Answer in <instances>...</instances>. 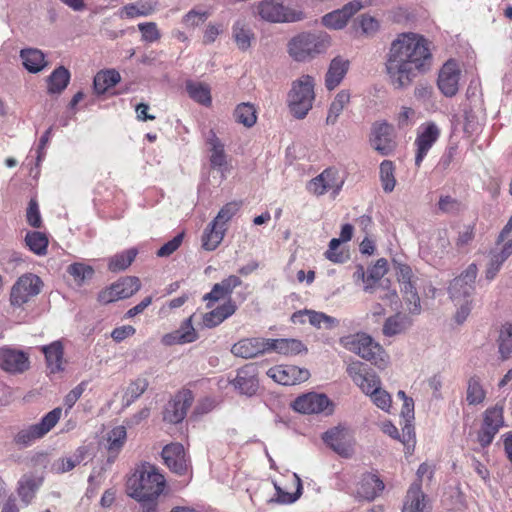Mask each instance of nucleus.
<instances>
[{
    "label": "nucleus",
    "mask_w": 512,
    "mask_h": 512,
    "mask_svg": "<svg viewBox=\"0 0 512 512\" xmlns=\"http://www.w3.org/2000/svg\"><path fill=\"white\" fill-rule=\"evenodd\" d=\"M477 272L478 269L476 264H470L460 276L456 277L450 283V297L455 301L456 305H460L455 315V320L458 324L463 323L471 311L468 298L474 291Z\"/></svg>",
    "instance_id": "7ed1b4c3"
},
{
    "label": "nucleus",
    "mask_w": 512,
    "mask_h": 512,
    "mask_svg": "<svg viewBox=\"0 0 512 512\" xmlns=\"http://www.w3.org/2000/svg\"><path fill=\"white\" fill-rule=\"evenodd\" d=\"M234 117L236 122L248 128L252 127L257 120L256 110L253 105L249 103L239 104L234 111Z\"/></svg>",
    "instance_id": "09e8293b"
},
{
    "label": "nucleus",
    "mask_w": 512,
    "mask_h": 512,
    "mask_svg": "<svg viewBox=\"0 0 512 512\" xmlns=\"http://www.w3.org/2000/svg\"><path fill=\"white\" fill-rule=\"evenodd\" d=\"M207 149L211 152L209 160H220L224 156V145L213 130L205 136Z\"/></svg>",
    "instance_id": "6e6d98bb"
},
{
    "label": "nucleus",
    "mask_w": 512,
    "mask_h": 512,
    "mask_svg": "<svg viewBox=\"0 0 512 512\" xmlns=\"http://www.w3.org/2000/svg\"><path fill=\"white\" fill-rule=\"evenodd\" d=\"M504 406L497 403L485 410L483 423L478 432L477 440L482 447L490 445L501 427L504 425Z\"/></svg>",
    "instance_id": "9b49d317"
},
{
    "label": "nucleus",
    "mask_w": 512,
    "mask_h": 512,
    "mask_svg": "<svg viewBox=\"0 0 512 512\" xmlns=\"http://www.w3.org/2000/svg\"><path fill=\"white\" fill-rule=\"evenodd\" d=\"M184 239V232L177 234L173 239L166 242L163 246H161L156 255L158 257H168L172 255L178 248L181 246Z\"/></svg>",
    "instance_id": "680f3d73"
},
{
    "label": "nucleus",
    "mask_w": 512,
    "mask_h": 512,
    "mask_svg": "<svg viewBox=\"0 0 512 512\" xmlns=\"http://www.w3.org/2000/svg\"><path fill=\"white\" fill-rule=\"evenodd\" d=\"M237 310V305L230 298L222 305L205 313L202 317L203 325L207 328H214L232 316Z\"/></svg>",
    "instance_id": "393cba45"
},
{
    "label": "nucleus",
    "mask_w": 512,
    "mask_h": 512,
    "mask_svg": "<svg viewBox=\"0 0 512 512\" xmlns=\"http://www.w3.org/2000/svg\"><path fill=\"white\" fill-rule=\"evenodd\" d=\"M349 68V61L341 57L332 59L325 75V86L328 90L335 89L343 80Z\"/></svg>",
    "instance_id": "c85d7f7f"
},
{
    "label": "nucleus",
    "mask_w": 512,
    "mask_h": 512,
    "mask_svg": "<svg viewBox=\"0 0 512 512\" xmlns=\"http://www.w3.org/2000/svg\"><path fill=\"white\" fill-rule=\"evenodd\" d=\"M475 236V226L474 225H468L465 226L462 231L459 232V235L456 239V247L458 249H462L465 246L469 245Z\"/></svg>",
    "instance_id": "774afa93"
},
{
    "label": "nucleus",
    "mask_w": 512,
    "mask_h": 512,
    "mask_svg": "<svg viewBox=\"0 0 512 512\" xmlns=\"http://www.w3.org/2000/svg\"><path fill=\"white\" fill-rule=\"evenodd\" d=\"M291 485L295 488L294 492H287L280 486H277V485L275 486L278 502L283 503V504H290L300 498V496L302 494L303 487H302V481L296 473H293V475L291 477Z\"/></svg>",
    "instance_id": "79ce46f5"
},
{
    "label": "nucleus",
    "mask_w": 512,
    "mask_h": 512,
    "mask_svg": "<svg viewBox=\"0 0 512 512\" xmlns=\"http://www.w3.org/2000/svg\"><path fill=\"white\" fill-rule=\"evenodd\" d=\"M62 416V408L56 407L47 414H45L39 423L28 426L20 430L14 436V443L16 445L27 447L34 441L43 438L48 434L59 422Z\"/></svg>",
    "instance_id": "6e6552de"
},
{
    "label": "nucleus",
    "mask_w": 512,
    "mask_h": 512,
    "mask_svg": "<svg viewBox=\"0 0 512 512\" xmlns=\"http://www.w3.org/2000/svg\"><path fill=\"white\" fill-rule=\"evenodd\" d=\"M388 272V261L385 258H380L376 261L375 265L368 270V276L365 280L367 285L365 287L368 290L371 287L370 280L376 282L380 280Z\"/></svg>",
    "instance_id": "4d7b16f0"
},
{
    "label": "nucleus",
    "mask_w": 512,
    "mask_h": 512,
    "mask_svg": "<svg viewBox=\"0 0 512 512\" xmlns=\"http://www.w3.org/2000/svg\"><path fill=\"white\" fill-rule=\"evenodd\" d=\"M314 99V79L312 76L303 75L292 82L287 95V104L293 117L304 119L312 109Z\"/></svg>",
    "instance_id": "423d86ee"
},
{
    "label": "nucleus",
    "mask_w": 512,
    "mask_h": 512,
    "mask_svg": "<svg viewBox=\"0 0 512 512\" xmlns=\"http://www.w3.org/2000/svg\"><path fill=\"white\" fill-rule=\"evenodd\" d=\"M70 72L64 66L56 68L48 77V92L50 94H60L69 84Z\"/></svg>",
    "instance_id": "e433bc0d"
},
{
    "label": "nucleus",
    "mask_w": 512,
    "mask_h": 512,
    "mask_svg": "<svg viewBox=\"0 0 512 512\" xmlns=\"http://www.w3.org/2000/svg\"><path fill=\"white\" fill-rule=\"evenodd\" d=\"M276 352L284 356H294L307 352L306 346L301 340L293 338H268V352Z\"/></svg>",
    "instance_id": "b1692460"
},
{
    "label": "nucleus",
    "mask_w": 512,
    "mask_h": 512,
    "mask_svg": "<svg viewBox=\"0 0 512 512\" xmlns=\"http://www.w3.org/2000/svg\"><path fill=\"white\" fill-rule=\"evenodd\" d=\"M42 280L34 274H24L11 289L10 301L13 306L21 307L41 292Z\"/></svg>",
    "instance_id": "9d476101"
},
{
    "label": "nucleus",
    "mask_w": 512,
    "mask_h": 512,
    "mask_svg": "<svg viewBox=\"0 0 512 512\" xmlns=\"http://www.w3.org/2000/svg\"><path fill=\"white\" fill-rule=\"evenodd\" d=\"M26 245L37 255H45L48 247V238L45 234L34 231L28 232L25 237Z\"/></svg>",
    "instance_id": "de8ad7c7"
},
{
    "label": "nucleus",
    "mask_w": 512,
    "mask_h": 512,
    "mask_svg": "<svg viewBox=\"0 0 512 512\" xmlns=\"http://www.w3.org/2000/svg\"><path fill=\"white\" fill-rule=\"evenodd\" d=\"M120 80L119 72L114 69L99 71L93 80L94 92L98 95L104 94L109 88L118 84Z\"/></svg>",
    "instance_id": "f704fd0d"
},
{
    "label": "nucleus",
    "mask_w": 512,
    "mask_h": 512,
    "mask_svg": "<svg viewBox=\"0 0 512 512\" xmlns=\"http://www.w3.org/2000/svg\"><path fill=\"white\" fill-rule=\"evenodd\" d=\"M439 136L440 129L435 123L429 122L421 125L414 143L416 146L415 160H423Z\"/></svg>",
    "instance_id": "aec40b11"
},
{
    "label": "nucleus",
    "mask_w": 512,
    "mask_h": 512,
    "mask_svg": "<svg viewBox=\"0 0 512 512\" xmlns=\"http://www.w3.org/2000/svg\"><path fill=\"white\" fill-rule=\"evenodd\" d=\"M395 129L386 121H376L372 124L370 144L382 157L390 156L396 148Z\"/></svg>",
    "instance_id": "1a4fd4ad"
},
{
    "label": "nucleus",
    "mask_w": 512,
    "mask_h": 512,
    "mask_svg": "<svg viewBox=\"0 0 512 512\" xmlns=\"http://www.w3.org/2000/svg\"><path fill=\"white\" fill-rule=\"evenodd\" d=\"M20 58L23 66L30 73H38L46 66L43 52L36 48L22 49L20 52Z\"/></svg>",
    "instance_id": "72a5a7b5"
},
{
    "label": "nucleus",
    "mask_w": 512,
    "mask_h": 512,
    "mask_svg": "<svg viewBox=\"0 0 512 512\" xmlns=\"http://www.w3.org/2000/svg\"><path fill=\"white\" fill-rule=\"evenodd\" d=\"M127 440L126 428L122 425L112 428L107 434L108 461L113 462Z\"/></svg>",
    "instance_id": "c756f323"
},
{
    "label": "nucleus",
    "mask_w": 512,
    "mask_h": 512,
    "mask_svg": "<svg viewBox=\"0 0 512 512\" xmlns=\"http://www.w3.org/2000/svg\"><path fill=\"white\" fill-rule=\"evenodd\" d=\"M432 56L426 40L414 33H402L392 43L386 59V73L394 89H406L419 73L426 71Z\"/></svg>",
    "instance_id": "f257e3e1"
},
{
    "label": "nucleus",
    "mask_w": 512,
    "mask_h": 512,
    "mask_svg": "<svg viewBox=\"0 0 512 512\" xmlns=\"http://www.w3.org/2000/svg\"><path fill=\"white\" fill-rule=\"evenodd\" d=\"M42 480L24 475L18 482L17 492L23 502L29 504L41 485Z\"/></svg>",
    "instance_id": "58836bf2"
},
{
    "label": "nucleus",
    "mask_w": 512,
    "mask_h": 512,
    "mask_svg": "<svg viewBox=\"0 0 512 512\" xmlns=\"http://www.w3.org/2000/svg\"><path fill=\"white\" fill-rule=\"evenodd\" d=\"M232 34L237 47L242 51H246L251 46L252 39H254V33L243 20L234 23Z\"/></svg>",
    "instance_id": "4c0bfd02"
},
{
    "label": "nucleus",
    "mask_w": 512,
    "mask_h": 512,
    "mask_svg": "<svg viewBox=\"0 0 512 512\" xmlns=\"http://www.w3.org/2000/svg\"><path fill=\"white\" fill-rule=\"evenodd\" d=\"M308 322L317 329H333L339 324L338 319L314 310L308 312Z\"/></svg>",
    "instance_id": "3c124183"
},
{
    "label": "nucleus",
    "mask_w": 512,
    "mask_h": 512,
    "mask_svg": "<svg viewBox=\"0 0 512 512\" xmlns=\"http://www.w3.org/2000/svg\"><path fill=\"white\" fill-rule=\"evenodd\" d=\"M404 330L403 319L399 315L389 317L383 326V333L386 336H393Z\"/></svg>",
    "instance_id": "e2e57ef3"
},
{
    "label": "nucleus",
    "mask_w": 512,
    "mask_h": 512,
    "mask_svg": "<svg viewBox=\"0 0 512 512\" xmlns=\"http://www.w3.org/2000/svg\"><path fill=\"white\" fill-rule=\"evenodd\" d=\"M119 300L133 296L141 288V282L138 277L127 276L113 283Z\"/></svg>",
    "instance_id": "ea45409f"
},
{
    "label": "nucleus",
    "mask_w": 512,
    "mask_h": 512,
    "mask_svg": "<svg viewBox=\"0 0 512 512\" xmlns=\"http://www.w3.org/2000/svg\"><path fill=\"white\" fill-rule=\"evenodd\" d=\"M370 397L373 403L380 409L389 412L392 406L391 395L386 391L381 389L380 385L378 388H374L373 392L370 394Z\"/></svg>",
    "instance_id": "13d9d810"
},
{
    "label": "nucleus",
    "mask_w": 512,
    "mask_h": 512,
    "mask_svg": "<svg viewBox=\"0 0 512 512\" xmlns=\"http://www.w3.org/2000/svg\"><path fill=\"white\" fill-rule=\"evenodd\" d=\"M29 356L21 350L8 346L0 348V368L6 372L23 373L29 368Z\"/></svg>",
    "instance_id": "a211bd4d"
},
{
    "label": "nucleus",
    "mask_w": 512,
    "mask_h": 512,
    "mask_svg": "<svg viewBox=\"0 0 512 512\" xmlns=\"http://www.w3.org/2000/svg\"><path fill=\"white\" fill-rule=\"evenodd\" d=\"M186 91L191 99L202 105L208 106L212 102L210 89L205 84L187 81Z\"/></svg>",
    "instance_id": "37998d69"
},
{
    "label": "nucleus",
    "mask_w": 512,
    "mask_h": 512,
    "mask_svg": "<svg viewBox=\"0 0 512 512\" xmlns=\"http://www.w3.org/2000/svg\"><path fill=\"white\" fill-rule=\"evenodd\" d=\"M148 386V380L143 377H138L131 381L125 392L127 403L129 404L139 398L147 390Z\"/></svg>",
    "instance_id": "864d4df0"
},
{
    "label": "nucleus",
    "mask_w": 512,
    "mask_h": 512,
    "mask_svg": "<svg viewBox=\"0 0 512 512\" xmlns=\"http://www.w3.org/2000/svg\"><path fill=\"white\" fill-rule=\"evenodd\" d=\"M26 218H27L28 224L34 228H39L42 224V219H41L38 204L33 199L28 204Z\"/></svg>",
    "instance_id": "0e129e2a"
},
{
    "label": "nucleus",
    "mask_w": 512,
    "mask_h": 512,
    "mask_svg": "<svg viewBox=\"0 0 512 512\" xmlns=\"http://www.w3.org/2000/svg\"><path fill=\"white\" fill-rule=\"evenodd\" d=\"M336 174L337 172L331 168L325 169L308 183V191L315 195H323L329 189L337 186Z\"/></svg>",
    "instance_id": "7c9ffc66"
},
{
    "label": "nucleus",
    "mask_w": 512,
    "mask_h": 512,
    "mask_svg": "<svg viewBox=\"0 0 512 512\" xmlns=\"http://www.w3.org/2000/svg\"><path fill=\"white\" fill-rule=\"evenodd\" d=\"M402 512H430V507L419 483H413L407 491Z\"/></svg>",
    "instance_id": "bb28decb"
},
{
    "label": "nucleus",
    "mask_w": 512,
    "mask_h": 512,
    "mask_svg": "<svg viewBox=\"0 0 512 512\" xmlns=\"http://www.w3.org/2000/svg\"><path fill=\"white\" fill-rule=\"evenodd\" d=\"M138 29L141 32L142 40L145 42H156L161 37V33L155 22L139 23Z\"/></svg>",
    "instance_id": "052dcab7"
},
{
    "label": "nucleus",
    "mask_w": 512,
    "mask_h": 512,
    "mask_svg": "<svg viewBox=\"0 0 512 512\" xmlns=\"http://www.w3.org/2000/svg\"><path fill=\"white\" fill-rule=\"evenodd\" d=\"M294 411L301 414H319L329 410L332 412V403L325 394L310 392L298 396L291 404Z\"/></svg>",
    "instance_id": "f8f14e48"
},
{
    "label": "nucleus",
    "mask_w": 512,
    "mask_h": 512,
    "mask_svg": "<svg viewBox=\"0 0 512 512\" xmlns=\"http://www.w3.org/2000/svg\"><path fill=\"white\" fill-rule=\"evenodd\" d=\"M384 489L383 482L374 475L362 478L357 488V495L365 500H373Z\"/></svg>",
    "instance_id": "c9c22d12"
},
{
    "label": "nucleus",
    "mask_w": 512,
    "mask_h": 512,
    "mask_svg": "<svg viewBox=\"0 0 512 512\" xmlns=\"http://www.w3.org/2000/svg\"><path fill=\"white\" fill-rule=\"evenodd\" d=\"M230 383L243 395L256 394L259 388L258 367L254 363L245 364L237 370L236 377Z\"/></svg>",
    "instance_id": "f3484780"
},
{
    "label": "nucleus",
    "mask_w": 512,
    "mask_h": 512,
    "mask_svg": "<svg viewBox=\"0 0 512 512\" xmlns=\"http://www.w3.org/2000/svg\"><path fill=\"white\" fill-rule=\"evenodd\" d=\"M67 271L79 286H81L86 279L92 278L94 274V270L91 266L82 263H73L69 265Z\"/></svg>",
    "instance_id": "5fc2aeb1"
},
{
    "label": "nucleus",
    "mask_w": 512,
    "mask_h": 512,
    "mask_svg": "<svg viewBox=\"0 0 512 512\" xmlns=\"http://www.w3.org/2000/svg\"><path fill=\"white\" fill-rule=\"evenodd\" d=\"M45 355L46 365L50 373L56 374L64 371V347L60 341H54L41 348Z\"/></svg>",
    "instance_id": "a878e982"
},
{
    "label": "nucleus",
    "mask_w": 512,
    "mask_h": 512,
    "mask_svg": "<svg viewBox=\"0 0 512 512\" xmlns=\"http://www.w3.org/2000/svg\"><path fill=\"white\" fill-rule=\"evenodd\" d=\"M460 70L453 60L447 61L441 68L438 76V87L447 97L454 96L458 91Z\"/></svg>",
    "instance_id": "412c9836"
},
{
    "label": "nucleus",
    "mask_w": 512,
    "mask_h": 512,
    "mask_svg": "<svg viewBox=\"0 0 512 512\" xmlns=\"http://www.w3.org/2000/svg\"><path fill=\"white\" fill-rule=\"evenodd\" d=\"M323 441L342 457L349 458L353 454L354 440L350 432L343 427H334L326 431Z\"/></svg>",
    "instance_id": "ddd939ff"
},
{
    "label": "nucleus",
    "mask_w": 512,
    "mask_h": 512,
    "mask_svg": "<svg viewBox=\"0 0 512 512\" xmlns=\"http://www.w3.org/2000/svg\"><path fill=\"white\" fill-rule=\"evenodd\" d=\"M349 100V92L342 90L337 93L328 110L326 118V123L328 125H334L337 122L339 115L342 113L344 107L349 103Z\"/></svg>",
    "instance_id": "c03bdc74"
},
{
    "label": "nucleus",
    "mask_w": 512,
    "mask_h": 512,
    "mask_svg": "<svg viewBox=\"0 0 512 512\" xmlns=\"http://www.w3.org/2000/svg\"><path fill=\"white\" fill-rule=\"evenodd\" d=\"M80 461L79 458H60L53 464L52 469L58 474L66 473L74 469Z\"/></svg>",
    "instance_id": "338daca9"
},
{
    "label": "nucleus",
    "mask_w": 512,
    "mask_h": 512,
    "mask_svg": "<svg viewBox=\"0 0 512 512\" xmlns=\"http://www.w3.org/2000/svg\"><path fill=\"white\" fill-rule=\"evenodd\" d=\"M486 398V391L484 390L479 377L472 376L468 380L466 400L470 405L481 404Z\"/></svg>",
    "instance_id": "49530a36"
},
{
    "label": "nucleus",
    "mask_w": 512,
    "mask_h": 512,
    "mask_svg": "<svg viewBox=\"0 0 512 512\" xmlns=\"http://www.w3.org/2000/svg\"><path fill=\"white\" fill-rule=\"evenodd\" d=\"M267 376L281 385H296L306 381L310 373L294 365H276L268 369Z\"/></svg>",
    "instance_id": "dca6fc26"
},
{
    "label": "nucleus",
    "mask_w": 512,
    "mask_h": 512,
    "mask_svg": "<svg viewBox=\"0 0 512 512\" xmlns=\"http://www.w3.org/2000/svg\"><path fill=\"white\" fill-rule=\"evenodd\" d=\"M226 232V227L211 222L203 232L201 241L202 248L206 251L215 250L222 242Z\"/></svg>",
    "instance_id": "2f4dec72"
},
{
    "label": "nucleus",
    "mask_w": 512,
    "mask_h": 512,
    "mask_svg": "<svg viewBox=\"0 0 512 512\" xmlns=\"http://www.w3.org/2000/svg\"><path fill=\"white\" fill-rule=\"evenodd\" d=\"M308 322L317 329H333L339 324L338 319L314 310L308 312Z\"/></svg>",
    "instance_id": "8fccbe9b"
},
{
    "label": "nucleus",
    "mask_w": 512,
    "mask_h": 512,
    "mask_svg": "<svg viewBox=\"0 0 512 512\" xmlns=\"http://www.w3.org/2000/svg\"><path fill=\"white\" fill-rule=\"evenodd\" d=\"M164 487V476L154 465L147 462L137 466L127 480L128 494L140 502L156 499Z\"/></svg>",
    "instance_id": "f03ea898"
},
{
    "label": "nucleus",
    "mask_w": 512,
    "mask_h": 512,
    "mask_svg": "<svg viewBox=\"0 0 512 512\" xmlns=\"http://www.w3.org/2000/svg\"><path fill=\"white\" fill-rule=\"evenodd\" d=\"M347 373L353 382L367 395H370L374 388H378L381 385L379 377L360 361L350 363L347 367Z\"/></svg>",
    "instance_id": "2eb2a0df"
},
{
    "label": "nucleus",
    "mask_w": 512,
    "mask_h": 512,
    "mask_svg": "<svg viewBox=\"0 0 512 512\" xmlns=\"http://www.w3.org/2000/svg\"><path fill=\"white\" fill-rule=\"evenodd\" d=\"M393 162H381L380 164V180L382 188L386 193H390L394 190L396 185V179L394 175Z\"/></svg>",
    "instance_id": "603ef678"
},
{
    "label": "nucleus",
    "mask_w": 512,
    "mask_h": 512,
    "mask_svg": "<svg viewBox=\"0 0 512 512\" xmlns=\"http://www.w3.org/2000/svg\"><path fill=\"white\" fill-rule=\"evenodd\" d=\"M340 344L378 368L383 369L388 364L389 357L382 346L365 333L341 337Z\"/></svg>",
    "instance_id": "20e7f679"
},
{
    "label": "nucleus",
    "mask_w": 512,
    "mask_h": 512,
    "mask_svg": "<svg viewBox=\"0 0 512 512\" xmlns=\"http://www.w3.org/2000/svg\"><path fill=\"white\" fill-rule=\"evenodd\" d=\"M255 12L262 20L270 23L298 22L305 18L302 11L286 7L277 0L259 1L255 5Z\"/></svg>",
    "instance_id": "0eeeda50"
},
{
    "label": "nucleus",
    "mask_w": 512,
    "mask_h": 512,
    "mask_svg": "<svg viewBox=\"0 0 512 512\" xmlns=\"http://www.w3.org/2000/svg\"><path fill=\"white\" fill-rule=\"evenodd\" d=\"M240 204L237 202H229L225 204L217 216L214 218L213 222L219 224L220 226L225 227L226 223L232 219V217L239 210Z\"/></svg>",
    "instance_id": "bf43d9fd"
},
{
    "label": "nucleus",
    "mask_w": 512,
    "mask_h": 512,
    "mask_svg": "<svg viewBox=\"0 0 512 512\" xmlns=\"http://www.w3.org/2000/svg\"><path fill=\"white\" fill-rule=\"evenodd\" d=\"M231 353L243 359H251L268 353V338L250 337L240 339L231 347Z\"/></svg>",
    "instance_id": "6ab92c4d"
},
{
    "label": "nucleus",
    "mask_w": 512,
    "mask_h": 512,
    "mask_svg": "<svg viewBox=\"0 0 512 512\" xmlns=\"http://www.w3.org/2000/svg\"><path fill=\"white\" fill-rule=\"evenodd\" d=\"M162 458L167 467L178 475H184L188 471V464L184 447L180 443H171L162 450Z\"/></svg>",
    "instance_id": "4be33fe9"
},
{
    "label": "nucleus",
    "mask_w": 512,
    "mask_h": 512,
    "mask_svg": "<svg viewBox=\"0 0 512 512\" xmlns=\"http://www.w3.org/2000/svg\"><path fill=\"white\" fill-rule=\"evenodd\" d=\"M341 242L337 238H333L329 243V248L325 252V257L334 263H343L346 256L343 252H338Z\"/></svg>",
    "instance_id": "69168bd1"
},
{
    "label": "nucleus",
    "mask_w": 512,
    "mask_h": 512,
    "mask_svg": "<svg viewBox=\"0 0 512 512\" xmlns=\"http://www.w3.org/2000/svg\"><path fill=\"white\" fill-rule=\"evenodd\" d=\"M498 349L502 360L512 356V323L502 326L498 337Z\"/></svg>",
    "instance_id": "a18cd8bd"
},
{
    "label": "nucleus",
    "mask_w": 512,
    "mask_h": 512,
    "mask_svg": "<svg viewBox=\"0 0 512 512\" xmlns=\"http://www.w3.org/2000/svg\"><path fill=\"white\" fill-rule=\"evenodd\" d=\"M361 7L362 5L358 1L349 2L341 9L325 14L322 17V24L330 29H342Z\"/></svg>",
    "instance_id": "5701e85b"
},
{
    "label": "nucleus",
    "mask_w": 512,
    "mask_h": 512,
    "mask_svg": "<svg viewBox=\"0 0 512 512\" xmlns=\"http://www.w3.org/2000/svg\"><path fill=\"white\" fill-rule=\"evenodd\" d=\"M182 328L185 329L184 332L175 331L164 335L162 338L163 344L171 346L174 344L191 343L197 339V333L192 326L191 317L184 322Z\"/></svg>",
    "instance_id": "473e14b6"
},
{
    "label": "nucleus",
    "mask_w": 512,
    "mask_h": 512,
    "mask_svg": "<svg viewBox=\"0 0 512 512\" xmlns=\"http://www.w3.org/2000/svg\"><path fill=\"white\" fill-rule=\"evenodd\" d=\"M329 45L330 39L325 33H301L289 41L288 53L295 61L305 62L324 53Z\"/></svg>",
    "instance_id": "39448f33"
},
{
    "label": "nucleus",
    "mask_w": 512,
    "mask_h": 512,
    "mask_svg": "<svg viewBox=\"0 0 512 512\" xmlns=\"http://www.w3.org/2000/svg\"><path fill=\"white\" fill-rule=\"evenodd\" d=\"M497 243H502V241L497 240ZM502 249L499 252L492 251L490 261L488 267L486 269V278L488 280H493L497 273L499 272L502 264L508 259V257L512 254V240L507 238L503 241Z\"/></svg>",
    "instance_id": "cd10ccee"
},
{
    "label": "nucleus",
    "mask_w": 512,
    "mask_h": 512,
    "mask_svg": "<svg viewBox=\"0 0 512 512\" xmlns=\"http://www.w3.org/2000/svg\"><path fill=\"white\" fill-rule=\"evenodd\" d=\"M138 251L136 248H130L118 253L110 258L108 268L112 272L123 271L128 268L135 260Z\"/></svg>",
    "instance_id": "a19ab883"
},
{
    "label": "nucleus",
    "mask_w": 512,
    "mask_h": 512,
    "mask_svg": "<svg viewBox=\"0 0 512 512\" xmlns=\"http://www.w3.org/2000/svg\"><path fill=\"white\" fill-rule=\"evenodd\" d=\"M193 400L194 396L190 390L185 389L178 392L167 404L163 413V419L172 424L180 423L185 418Z\"/></svg>",
    "instance_id": "4468645a"
}]
</instances>
